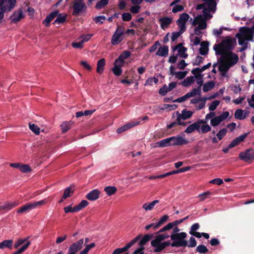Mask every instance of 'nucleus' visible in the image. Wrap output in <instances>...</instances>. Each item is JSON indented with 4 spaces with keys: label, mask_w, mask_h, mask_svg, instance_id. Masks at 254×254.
<instances>
[{
    "label": "nucleus",
    "mask_w": 254,
    "mask_h": 254,
    "mask_svg": "<svg viewBox=\"0 0 254 254\" xmlns=\"http://www.w3.org/2000/svg\"><path fill=\"white\" fill-rule=\"evenodd\" d=\"M193 112L190 111H188L184 109L182 111V114H180V117L183 120H185L190 119L192 115Z\"/></svg>",
    "instance_id": "nucleus-32"
},
{
    "label": "nucleus",
    "mask_w": 254,
    "mask_h": 254,
    "mask_svg": "<svg viewBox=\"0 0 254 254\" xmlns=\"http://www.w3.org/2000/svg\"><path fill=\"white\" fill-rule=\"evenodd\" d=\"M140 124V121H131L127 124H126V125H125L124 126L120 127L121 130H122V131L123 132L134 127H135L137 125H138L139 124Z\"/></svg>",
    "instance_id": "nucleus-26"
},
{
    "label": "nucleus",
    "mask_w": 254,
    "mask_h": 254,
    "mask_svg": "<svg viewBox=\"0 0 254 254\" xmlns=\"http://www.w3.org/2000/svg\"><path fill=\"white\" fill-rule=\"evenodd\" d=\"M237 44L236 39L232 38L230 36H226L225 39L219 44L220 47H224L226 51H232Z\"/></svg>",
    "instance_id": "nucleus-6"
},
{
    "label": "nucleus",
    "mask_w": 254,
    "mask_h": 254,
    "mask_svg": "<svg viewBox=\"0 0 254 254\" xmlns=\"http://www.w3.org/2000/svg\"><path fill=\"white\" fill-rule=\"evenodd\" d=\"M190 98V97L188 93H187L184 96L180 97H179L177 99L173 100V102L181 103V102H183L184 101H185L186 100H187L188 99H189Z\"/></svg>",
    "instance_id": "nucleus-56"
},
{
    "label": "nucleus",
    "mask_w": 254,
    "mask_h": 254,
    "mask_svg": "<svg viewBox=\"0 0 254 254\" xmlns=\"http://www.w3.org/2000/svg\"><path fill=\"white\" fill-rule=\"evenodd\" d=\"M195 251L200 254H205L208 252V249L205 246L199 245L196 248Z\"/></svg>",
    "instance_id": "nucleus-45"
},
{
    "label": "nucleus",
    "mask_w": 254,
    "mask_h": 254,
    "mask_svg": "<svg viewBox=\"0 0 254 254\" xmlns=\"http://www.w3.org/2000/svg\"><path fill=\"white\" fill-rule=\"evenodd\" d=\"M131 55V52L129 51H124L119 57L115 60L113 64H126L125 60L129 58Z\"/></svg>",
    "instance_id": "nucleus-15"
},
{
    "label": "nucleus",
    "mask_w": 254,
    "mask_h": 254,
    "mask_svg": "<svg viewBox=\"0 0 254 254\" xmlns=\"http://www.w3.org/2000/svg\"><path fill=\"white\" fill-rule=\"evenodd\" d=\"M184 7L182 5L176 4L172 9L173 13H177L178 12L182 11L184 10Z\"/></svg>",
    "instance_id": "nucleus-64"
},
{
    "label": "nucleus",
    "mask_w": 254,
    "mask_h": 254,
    "mask_svg": "<svg viewBox=\"0 0 254 254\" xmlns=\"http://www.w3.org/2000/svg\"><path fill=\"white\" fill-rule=\"evenodd\" d=\"M19 170L23 173H28L31 171V169L29 165L23 164L22 163Z\"/></svg>",
    "instance_id": "nucleus-47"
},
{
    "label": "nucleus",
    "mask_w": 254,
    "mask_h": 254,
    "mask_svg": "<svg viewBox=\"0 0 254 254\" xmlns=\"http://www.w3.org/2000/svg\"><path fill=\"white\" fill-rule=\"evenodd\" d=\"M75 209L76 208H75V206H74L73 208H72L71 205H69L65 207L64 209L65 213H67L69 212H70V213L76 212L77 211Z\"/></svg>",
    "instance_id": "nucleus-60"
},
{
    "label": "nucleus",
    "mask_w": 254,
    "mask_h": 254,
    "mask_svg": "<svg viewBox=\"0 0 254 254\" xmlns=\"http://www.w3.org/2000/svg\"><path fill=\"white\" fill-rule=\"evenodd\" d=\"M244 111L242 109H237L234 114L235 118L238 120H243L246 116L244 115Z\"/></svg>",
    "instance_id": "nucleus-37"
},
{
    "label": "nucleus",
    "mask_w": 254,
    "mask_h": 254,
    "mask_svg": "<svg viewBox=\"0 0 254 254\" xmlns=\"http://www.w3.org/2000/svg\"><path fill=\"white\" fill-rule=\"evenodd\" d=\"M211 130V127L207 124L203 125L201 127V133L202 134L206 133Z\"/></svg>",
    "instance_id": "nucleus-55"
},
{
    "label": "nucleus",
    "mask_w": 254,
    "mask_h": 254,
    "mask_svg": "<svg viewBox=\"0 0 254 254\" xmlns=\"http://www.w3.org/2000/svg\"><path fill=\"white\" fill-rule=\"evenodd\" d=\"M229 116V113L228 111L224 112L220 116L215 117L210 121V125L213 127H216L219 125L221 122L226 119Z\"/></svg>",
    "instance_id": "nucleus-9"
},
{
    "label": "nucleus",
    "mask_w": 254,
    "mask_h": 254,
    "mask_svg": "<svg viewBox=\"0 0 254 254\" xmlns=\"http://www.w3.org/2000/svg\"><path fill=\"white\" fill-rule=\"evenodd\" d=\"M47 202L48 199L45 198L38 201H33L26 203L17 209V213H22L25 212H28L30 210L40 207L41 205H45L47 203Z\"/></svg>",
    "instance_id": "nucleus-4"
},
{
    "label": "nucleus",
    "mask_w": 254,
    "mask_h": 254,
    "mask_svg": "<svg viewBox=\"0 0 254 254\" xmlns=\"http://www.w3.org/2000/svg\"><path fill=\"white\" fill-rule=\"evenodd\" d=\"M141 235H138L132 239L129 243H127L124 247L126 252L136 243L140 238Z\"/></svg>",
    "instance_id": "nucleus-38"
},
{
    "label": "nucleus",
    "mask_w": 254,
    "mask_h": 254,
    "mask_svg": "<svg viewBox=\"0 0 254 254\" xmlns=\"http://www.w3.org/2000/svg\"><path fill=\"white\" fill-rule=\"evenodd\" d=\"M13 244L12 240H6L0 243V249H3L5 248L11 249Z\"/></svg>",
    "instance_id": "nucleus-31"
},
{
    "label": "nucleus",
    "mask_w": 254,
    "mask_h": 254,
    "mask_svg": "<svg viewBox=\"0 0 254 254\" xmlns=\"http://www.w3.org/2000/svg\"><path fill=\"white\" fill-rule=\"evenodd\" d=\"M219 70L221 72L222 76H225L227 72L229 70V68L234 64H218Z\"/></svg>",
    "instance_id": "nucleus-28"
},
{
    "label": "nucleus",
    "mask_w": 254,
    "mask_h": 254,
    "mask_svg": "<svg viewBox=\"0 0 254 254\" xmlns=\"http://www.w3.org/2000/svg\"><path fill=\"white\" fill-rule=\"evenodd\" d=\"M125 37L121 35L120 34L114 32L112 39L111 44L113 45H116L120 44L124 40Z\"/></svg>",
    "instance_id": "nucleus-22"
},
{
    "label": "nucleus",
    "mask_w": 254,
    "mask_h": 254,
    "mask_svg": "<svg viewBox=\"0 0 254 254\" xmlns=\"http://www.w3.org/2000/svg\"><path fill=\"white\" fill-rule=\"evenodd\" d=\"M59 14V10H56L51 12L49 14L47 15L46 18L43 20V24L46 27H49L50 25V22L57 16Z\"/></svg>",
    "instance_id": "nucleus-14"
},
{
    "label": "nucleus",
    "mask_w": 254,
    "mask_h": 254,
    "mask_svg": "<svg viewBox=\"0 0 254 254\" xmlns=\"http://www.w3.org/2000/svg\"><path fill=\"white\" fill-rule=\"evenodd\" d=\"M219 104L220 101L219 100H214L212 101L209 107V110L210 111H214Z\"/></svg>",
    "instance_id": "nucleus-54"
},
{
    "label": "nucleus",
    "mask_w": 254,
    "mask_h": 254,
    "mask_svg": "<svg viewBox=\"0 0 254 254\" xmlns=\"http://www.w3.org/2000/svg\"><path fill=\"white\" fill-rule=\"evenodd\" d=\"M249 134V132H247L235 138L229 144V148H233L238 145L240 142L244 140Z\"/></svg>",
    "instance_id": "nucleus-17"
},
{
    "label": "nucleus",
    "mask_w": 254,
    "mask_h": 254,
    "mask_svg": "<svg viewBox=\"0 0 254 254\" xmlns=\"http://www.w3.org/2000/svg\"><path fill=\"white\" fill-rule=\"evenodd\" d=\"M187 50V49L182 45L181 48H180L178 50V56L179 55L181 57L183 58H187L188 56V55L185 53Z\"/></svg>",
    "instance_id": "nucleus-49"
},
{
    "label": "nucleus",
    "mask_w": 254,
    "mask_h": 254,
    "mask_svg": "<svg viewBox=\"0 0 254 254\" xmlns=\"http://www.w3.org/2000/svg\"><path fill=\"white\" fill-rule=\"evenodd\" d=\"M25 15L23 13L22 8H19L15 10L9 18L11 19V23H16L20 21L22 18H24Z\"/></svg>",
    "instance_id": "nucleus-10"
},
{
    "label": "nucleus",
    "mask_w": 254,
    "mask_h": 254,
    "mask_svg": "<svg viewBox=\"0 0 254 254\" xmlns=\"http://www.w3.org/2000/svg\"><path fill=\"white\" fill-rule=\"evenodd\" d=\"M67 14L65 13H60L59 11L58 15H57V18L53 23V24H55L56 23L58 24H63L66 20Z\"/></svg>",
    "instance_id": "nucleus-25"
},
{
    "label": "nucleus",
    "mask_w": 254,
    "mask_h": 254,
    "mask_svg": "<svg viewBox=\"0 0 254 254\" xmlns=\"http://www.w3.org/2000/svg\"><path fill=\"white\" fill-rule=\"evenodd\" d=\"M95 247V244L94 243H91L89 245H86L85 248L80 252L79 254H87L89 251L91 249Z\"/></svg>",
    "instance_id": "nucleus-48"
},
{
    "label": "nucleus",
    "mask_w": 254,
    "mask_h": 254,
    "mask_svg": "<svg viewBox=\"0 0 254 254\" xmlns=\"http://www.w3.org/2000/svg\"><path fill=\"white\" fill-rule=\"evenodd\" d=\"M117 190V188L114 186H108L104 188V191L108 195H112Z\"/></svg>",
    "instance_id": "nucleus-39"
},
{
    "label": "nucleus",
    "mask_w": 254,
    "mask_h": 254,
    "mask_svg": "<svg viewBox=\"0 0 254 254\" xmlns=\"http://www.w3.org/2000/svg\"><path fill=\"white\" fill-rule=\"evenodd\" d=\"M109 1V0H101L98 1L95 6V8L97 9H101L108 4Z\"/></svg>",
    "instance_id": "nucleus-44"
},
{
    "label": "nucleus",
    "mask_w": 254,
    "mask_h": 254,
    "mask_svg": "<svg viewBox=\"0 0 254 254\" xmlns=\"http://www.w3.org/2000/svg\"><path fill=\"white\" fill-rule=\"evenodd\" d=\"M211 64H205L201 68H195L191 70V73L195 76V78L201 76V73L205 69L209 68Z\"/></svg>",
    "instance_id": "nucleus-23"
},
{
    "label": "nucleus",
    "mask_w": 254,
    "mask_h": 254,
    "mask_svg": "<svg viewBox=\"0 0 254 254\" xmlns=\"http://www.w3.org/2000/svg\"><path fill=\"white\" fill-rule=\"evenodd\" d=\"M211 194L212 192L209 191H207L199 194L197 197L199 198L200 201H202L205 200L206 198H209V196Z\"/></svg>",
    "instance_id": "nucleus-43"
},
{
    "label": "nucleus",
    "mask_w": 254,
    "mask_h": 254,
    "mask_svg": "<svg viewBox=\"0 0 254 254\" xmlns=\"http://www.w3.org/2000/svg\"><path fill=\"white\" fill-rule=\"evenodd\" d=\"M153 237V234L145 235L139 242L140 247H144V246Z\"/></svg>",
    "instance_id": "nucleus-29"
},
{
    "label": "nucleus",
    "mask_w": 254,
    "mask_h": 254,
    "mask_svg": "<svg viewBox=\"0 0 254 254\" xmlns=\"http://www.w3.org/2000/svg\"><path fill=\"white\" fill-rule=\"evenodd\" d=\"M187 236V234L185 232H181L179 234H172L170 235L171 240L170 246L173 247H184L188 245V241L185 240Z\"/></svg>",
    "instance_id": "nucleus-2"
},
{
    "label": "nucleus",
    "mask_w": 254,
    "mask_h": 254,
    "mask_svg": "<svg viewBox=\"0 0 254 254\" xmlns=\"http://www.w3.org/2000/svg\"><path fill=\"white\" fill-rule=\"evenodd\" d=\"M62 132L65 133L70 128V124L69 122H64L61 125Z\"/></svg>",
    "instance_id": "nucleus-52"
},
{
    "label": "nucleus",
    "mask_w": 254,
    "mask_h": 254,
    "mask_svg": "<svg viewBox=\"0 0 254 254\" xmlns=\"http://www.w3.org/2000/svg\"><path fill=\"white\" fill-rule=\"evenodd\" d=\"M173 21V18L168 16L163 17L159 19V22L160 24L161 28L165 29L167 28Z\"/></svg>",
    "instance_id": "nucleus-16"
},
{
    "label": "nucleus",
    "mask_w": 254,
    "mask_h": 254,
    "mask_svg": "<svg viewBox=\"0 0 254 254\" xmlns=\"http://www.w3.org/2000/svg\"><path fill=\"white\" fill-rule=\"evenodd\" d=\"M239 158L246 162L254 160V149L250 148L239 154Z\"/></svg>",
    "instance_id": "nucleus-8"
},
{
    "label": "nucleus",
    "mask_w": 254,
    "mask_h": 254,
    "mask_svg": "<svg viewBox=\"0 0 254 254\" xmlns=\"http://www.w3.org/2000/svg\"><path fill=\"white\" fill-rule=\"evenodd\" d=\"M175 68L172 65L170 67V73L172 75H175L176 78L182 79L184 78L187 74V71H175Z\"/></svg>",
    "instance_id": "nucleus-20"
},
{
    "label": "nucleus",
    "mask_w": 254,
    "mask_h": 254,
    "mask_svg": "<svg viewBox=\"0 0 254 254\" xmlns=\"http://www.w3.org/2000/svg\"><path fill=\"white\" fill-rule=\"evenodd\" d=\"M202 1L205 2V5L207 6V9L209 11H211L214 12L216 9L217 2L215 0H202Z\"/></svg>",
    "instance_id": "nucleus-21"
},
{
    "label": "nucleus",
    "mask_w": 254,
    "mask_h": 254,
    "mask_svg": "<svg viewBox=\"0 0 254 254\" xmlns=\"http://www.w3.org/2000/svg\"><path fill=\"white\" fill-rule=\"evenodd\" d=\"M176 23L180 28L179 31L183 33L185 32L186 30V23L180 21V20H177Z\"/></svg>",
    "instance_id": "nucleus-50"
},
{
    "label": "nucleus",
    "mask_w": 254,
    "mask_h": 254,
    "mask_svg": "<svg viewBox=\"0 0 254 254\" xmlns=\"http://www.w3.org/2000/svg\"><path fill=\"white\" fill-rule=\"evenodd\" d=\"M155 146L158 147H165L171 146L170 137L167 138L155 143Z\"/></svg>",
    "instance_id": "nucleus-24"
},
{
    "label": "nucleus",
    "mask_w": 254,
    "mask_h": 254,
    "mask_svg": "<svg viewBox=\"0 0 254 254\" xmlns=\"http://www.w3.org/2000/svg\"><path fill=\"white\" fill-rule=\"evenodd\" d=\"M159 202V200H155L149 204H147V203L144 204L142 206V208L144 209L146 211L151 210L153 208L154 206Z\"/></svg>",
    "instance_id": "nucleus-33"
},
{
    "label": "nucleus",
    "mask_w": 254,
    "mask_h": 254,
    "mask_svg": "<svg viewBox=\"0 0 254 254\" xmlns=\"http://www.w3.org/2000/svg\"><path fill=\"white\" fill-rule=\"evenodd\" d=\"M243 32V31L240 28L239 32L236 34V39H238V43L240 45L248 48V43L247 41L246 37L245 36L247 34H244Z\"/></svg>",
    "instance_id": "nucleus-13"
},
{
    "label": "nucleus",
    "mask_w": 254,
    "mask_h": 254,
    "mask_svg": "<svg viewBox=\"0 0 254 254\" xmlns=\"http://www.w3.org/2000/svg\"><path fill=\"white\" fill-rule=\"evenodd\" d=\"M189 18L190 16L188 13H183L180 14V17L178 20H180V21L186 23V22L188 21Z\"/></svg>",
    "instance_id": "nucleus-53"
},
{
    "label": "nucleus",
    "mask_w": 254,
    "mask_h": 254,
    "mask_svg": "<svg viewBox=\"0 0 254 254\" xmlns=\"http://www.w3.org/2000/svg\"><path fill=\"white\" fill-rule=\"evenodd\" d=\"M16 0H0V12L4 14L10 11L16 5Z\"/></svg>",
    "instance_id": "nucleus-5"
},
{
    "label": "nucleus",
    "mask_w": 254,
    "mask_h": 254,
    "mask_svg": "<svg viewBox=\"0 0 254 254\" xmlns=\"http://www.w3.org/2000/svg\"><path fill=\"white\" fill-rule=\"evenodd\" d=\"M72 15L78 16L83 10L87 9V6L85 3L83 2V0H74L72 6Z\"/></svg>",
    "instance_id": "nucleus-7"
},
{
    "label": "nucleus",
    "mask_w": 254,
    "mask_h": 254,
    "mask_svg": "<svg viewBox=\"0 0 254 254\" xmlns=\"http://www.w3.org/2000/svg\"><path fill=\"white\" fill-rule=\"evenodd\" d=\"M183 33L179 31L177 32H173L172 33L171 40L174 42L183 34Z\"/></svg>",
    "instance_id": "nucleus-58"
},
{
    "label": "nucleus",
    "mask_w": 254,
    "mask_h": 254,
    "mask_svg": "<svg viewBox=\"0 0 254 254\" xmlns=\"http://www.w3.org/2000/svg\"><path fill=\"white\" fill-rule=\"evenodd\" d=\"M154 238L155 239L151 242V246L155 248L154 252H161L165 248L170 246L171 245L170 241L162 242V241L165 239L162 234H157V235L154 237Z\"/></svg>",
    "instance_id": "nucleus-1"
},
{
    "label": "nucleus",
    "mask_w": 254,
    "mask_h": 254,
    "mask_svg": "<svg viewBox=\"0 0 254 254\" xmlns=\"http://www.w3.org/2000/svg\"><path fill=\"white\" fill-rule=\"evenodd\" d=\"M194 81L193 76H189L182 82V85L184 87H188Z\"/></svg>",
    "instance_id": "nucleus-40"
},
{
    "label": "nucleus",
    "mask_w": 254,
    "mask_h": 254,
    "mask_svg": "<svg viewBox=\"0 0 254 254\" xmlns=\"http://www.w3.org/2000/svg\"><path fill=\"white\" fill-rule=\"evenodd\" d=\"M100 194V191L97 189H95L88 193L86 198L89 200L94 201L99 197Z\"/></svg>",
    "instance_id": "nucleus-19"
},
{
    "label": "nucleus",
    "mask_w": 254,
    "mask_h": 254,
    "mask_svg": "<svg viewBox=\"0 0 254 254\" xmlns=\"http://www.w3.org/2000/svg\"><path fill=\"white\" fill-rule=\"evenodd\" d=\"M83 239H81L78 241L73 243L68 249V252L76 254L79 250H80L83 245Z\"/></svg>",
    "instance_id": "nucleus-12"
},
{
    "label": "nucleus",
    "mask_w": 254,
    "mask_h": 254,
    "mask_svg": "<svg viewBox=\"0 0 254 254\" xmlns=\"http://www.w3.org/2000/svg\"><path fill=\"white\" fill-rule=\"evenodd\" d=\"M159 227L158 225L156 223H151L149 225H147L145 226L144 229L146 231H148L150 229L152 228L153 230H155Z\"/></svg>",
    "instance_id": "nucleus-62"
},
{
    "label": "nucleus",
    "mask_w": 254,
    "mask_h": 254,
    "mask_svg": "<svg viewBox=\"0 0 254 254\" xmlns=\"http://www.w3.org/2000/svg\"><path fill=\"white\" fill-rule=\"evenodd\" d=\"M131 18L132 15L129 12H125L122 14V19L124 21H129Z\"/></svg>",
    "instance_id": "nucleus-59"
},
{
    "label": "nucleus",
    "mask_w": 254,
    "mask_h": 254,
    "mask_svg": "<svg viewBox=\"0 0 254 254\" xmlns=\"http://www.w3.org/2000/svg\"><path fill=\"white\" fill-rule=\"evenodd\" d=\"M241 30L243 31L244 34H246L247 35H254V25L251 27H249L247 26H243L240 28Z\"/></svg>",
    "instance_id": "nucleus-35"
},
{
    "label": "nucleus",
    "mask_w": 254,
    "mask_h": 254,
    "mask_svg": "<svg viewBox=\"0 0 254 254\" xmlns=\"http://www.w3.org/2000/svg\"><path fill=\"white\" fill-rule=\"evenodd\" d=\"M215 85V83L214 81H210L206 82L203 85V91L204 92H207L210 90H211L212 88H214Z\"/></svg>",
    "instance_id": "nucleus-36"
},
{
    "label": "nucleus",
    "mask_w": 254,
    "mask_h": 254,
    "mask_svg": "<svg viewBox=\"0 0 254 254\" xmlns=\"http://www.w3.org/2000/svg\"><path fill=\"white\" fill-rule=\"evenodd\" d=\"M168 47L164 45L158 49L156 53V55L161 57H166L168 54Z\"/></svg>",
    "instance_id": "nucleus-27"
},
{
    "label": "nucleus",
    "mask_w": 254,
    "mask_h": 254,
    "mask_svg": "<svg viewBox=\"0 0 254 254\" xmlns=\"http://www.w3.org/2000/svg\"><path fill=\"white\" fill-rule=\"evenodd\" d=\"M114 66L111 69L113 73L117 76H119L121 75L123 70L122 69V64H114Z\"/></svg>",
    "instance_id": "nucleus-34"
},
{
    "label": "nucleus",
    "mask_w": 254,
    "mask_h": 254,
    "mask_svg": "<svg viewBox=\"0 0 254 254\" xmlns=\"http://www.w3.org/2000/svg\"><path fill=\"white\" fill-rule=\"evenodd\" d=\"M29 127L30 130H31L34 133L37 135L39 134L40 129L37 125L30 123L29 124Z\"/></svg>",
    "instance_id": "nucleus-46"
},
{
    "label": "nucleus",
    "mask_w": 254,
    "mask_h": 254,
    "mask_svg": "<svg viewBox=\"0 0 254 254\" xmlns=\"http://www.w3.org/2000/svg\"><path fill=\"white\" fill-rule=\"evenodd\" d=\"M209 42L208 41H202L200 43V48H199V54L202 56L206 55L209 51Z\"/></svg>",
    "instance_id": "nucleus-18"
},
{
    "label": "nucleus",
    "mask_w": 254,
    "mask_h": 254,
    "mask_svg": "<svg viewBox=\"0 0 254 254\" xmlns=\"http://www.w3.org/2000/svg\"><path fill=\"white\" fill-rule=\"evenodd\" d=\"M158 82V79L156 77H150L146 81L145 85H152L153 83H157Z\"/></svg>",
    "instance_id": "nucleus-57"
},
{
    "label": "nucleus",
    "mask_w": 254,
    "mask_h": 254,
    "mask_svg": "<svg viewBox=\"0 0 254 254\" xmlns=\"http://www.w3.org/2000/svg\"><path fill=\"white\" fill-rule=\"evenodd\" d=\"M16 204L14 203L7 204L5 205L0 206V212L5 209L10 210L15 207Z\"/></svg>",
    "instance_id": "nucleus-61"
},
{
    "label": "nucleus",
    "mask_w": 254,
    "mask_h": 254,
    "mask_svg": "<svg viewBox=\"0 0 254 254\" xmlns=\"http://www.w3.org/2000/svg\"><path fill=\"white\" fill-rule=\"evenodd\" d=\"M89 204V202L86 200H82L81 202L77 205L75 206V209L77 212L81 210L83 208L86 207Z\"/></svg>",
    "instance_id": "nucleus-41"
},
{
    "label": "nucleus",
    "mask_w": 254,
    "mask_h": 254,
    "mask_svg": "<svg viewBox=\"0 0 254 254\" xmlns=\"http://www.w3.org/2000/svg\"><path fill=\"white\" fill-rule=\"evenodd\" d=\"M171 139V145L172 146L182 145L187 144L189 143L188 140L181 136H176L170 137Z\"/></svg>",
    "instance_id": "nucleus-11"
},
{
    "label": "nucleus",
    "mask_w": 254,
    "mask_h": 254,
    "mask_svg": "<svg viewBox=\"0 0 254 254\" xmlns=\"http://www.w3.org/2000/svg\"><path fill=\"white\" fill-rule=\"evenodd\" d=\"M238 61L239 57L236 54L232 51H227L214 64H237Z\"/></svg>",
    "instance_id": "nucleus-3"
},
{
    "label": "nucleus",
    "mask_w": 254,
    "mask_h": 254,
    "mask_svg": "<svg viewBox=\"0 0 254 254\" xmlns=\"http://www.w3.org/2000/svg\"><path fill=\"white\" fill-rule=\"evenodd\" d=\"M188 93L190 98L196 95H200L201 93V87L200 86H198L197 88H193L191 92H188Z\"/></svg>",
    "instance_id": "nucleus-42"
},
{
    "label": "nucleus",
    "mask_w": 254,
    "mask_h": 254,
    "mask_svg": "<svg viewBox=\"0 0 254 254\" xmlns=\"http://www.w3.org/2000/svg\"><path fill=\"white\" fill-rule=\"evenodd\" d=\"M227 129L226 128H222L220 129L216 134V136L219 140H221L226 134Z\"/></svg>",
    "instance_id": "nucleus-51"
},
{
    "label": "nucleus",
    "mask_w": 254,
    "mask_h": 254,
    "mask_svg": "<svg viewBox=\"0 0 254 254\" xmlns=\"http://www.w3.org/2000/svg\"><path fill=\"white\" fill-rule=\"evenodd\" d=\"M73 186H70L69 187L66 188L64 191L63 195V198L66 199L68 197H70L74 192Z\"/></svg>",
    "instance_id": "nucleus-30"
},
{
    "label": "nucleus",
    "mask_w": 254,
    "mask_h": 254,
    "mask_svg": "<svg viewBox=\"0 0 254 254\" xmlns=\"http://www.w3.org/2000/svg\"><path fill=\"white\" fill-rule=\"evenodd\" d=\"M168 218L169 217L167 215H163L162 217H161L159 221L157 223L159 227H160L163 224L166 222Z\"/></svg>",
    "instance_id": "nucleus-63"
}]
</instances>
